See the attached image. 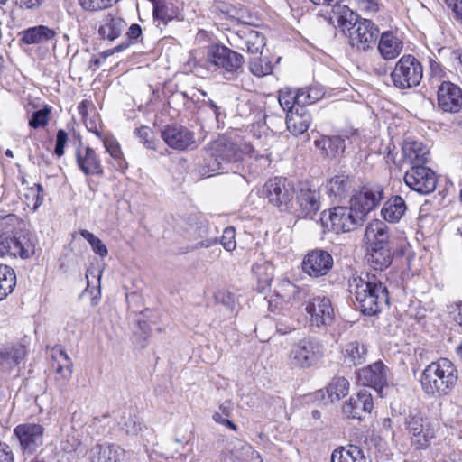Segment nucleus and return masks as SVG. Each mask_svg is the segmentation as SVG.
I'll return each instance as SVG.
<instances>
[{"instance_id":"nucleus-17","label":"nucleus","mask_w":462,"mask_h":462,"mask_svg":"<svg viewBox=\"0 0 462 462\" xmlns=\"http://www.w3.org/2000/svg\"><path fill=\"white\" fill-rule=\"evenodd\" d=\"M439 107L447 113H458L462 109V89L449 81H442L438 87Z\"/></svg>"},{"instance_id":"nucleus-11","label":"nucleus","mask_w":462,"mask_h":462,"mask_svg":"<svg viewBox=\"0 0 462 462\" xmlns=\"http://www.w3.org/2000/svg\"><path fill=\"white\" fill-rule=\"evenodd\" d=\"M44 431V427L40 423L25 422L14 429V435L18 439L21 450L32 455L43 445Z\"/></svg>"},{"instance_id":"nucleus-60","label":"nucleus","mask_w":462,"mask_h":462,"mask_svg":"<svg viewBox=\"0 0 462 462\" xmlns=\"http://www.w3.org/2000/svg\"><path fill=\"white\" fill-rule=\"evenodd\" d=\"M84 123H85L87 129L89 132L94 133L97 137H98L99 139L104 137V135L102 134V133L99 130V122L97 119L88 117V118L84 119Z\"/></svg>"},{"instance_id":"nucleus-2","label":"nucleus","mask_w":462,"mask_h":462,"mask_svg":"<svg viewBox=\"0 0 462 462\" xmlns=\"http://www.w3.org/2000/svg\"><path fill=\"white\" fill-rule=\"evenodd\" d=\"M349 291L355 296L356 307L367 316L378 314L389 304V294L383 277L374 273L353 277L349 282Z\"/></svg>"},{"instance_id":"nucleus-36","label":"nucleus","mask_w":462,"mask_h":462,"mask_svg":"<svg viewBox=\"0 0 462 462\" xmlns=\"http://www.w3.org/2000/svg\"><path fill=\"white\" fill-rule=\"evenodd\" d=\"M369 248L367 262L374 270L383 271L391 265L393 254L389 246Z\"/></svg>"},{"instance_id":"nucleus-7","label":"nucleus","mask_w":462,"mask_h":462,"mask_svg":"<svg viewBox=\"0 0 462 462\" xmlns=\"http://www.w3.org/2000/svg\"><path fill=\"white\" fill-rule=\"evenodd\" d=\"M349 24L350 27H346V23L343 26L348 31L350 45L362 51L373 49L378 38V27L371 20L359 16L355 23L349 22Z\"/></svg>"},{"instance_id":"nucleus-43","label":"nucleus","mask_w":462,"mask_h":462,"mask_svg":"<svg viewBox=\"0 0 462 462\" xmlns=\"http://www.w3.org/2000/svg\"><path fill=\"white\" fill-rule=\"evenodd\" d=\"M349 391V382L345 377H334L328 386V393L331 402L338 401L346 396Z\"/></svg>"},{"instance_id":"nucleus-44","label":"nucleus","mask_w":462,"mask_h":462,"mask_svg":"<svg viewBox=\"0 0 462 462\" xmlns=\"http://www.w3.org/2000/svg\"><path fill=\"white\" fill-rule=\"evenodd\" d=\"M152 14L156 20L162 22L164 24L173 20L177 14L173 5L168 4L164 0H162L160 3L156 4L152 10Z\"/></svg>"},{"instance_id":"nucleus-41","label":"nucleus","mask_w":462,"mask_h":462,"mask_svg":"<svg viewBox=\"0 0 462 462\" xmlns=\"http://www.w3.org/2000/svg\"><path fill=\"white\" fill-rule=\"evenodd\" d=\"M16 275L13 268L0 264V301L5 299L14 289Z\"/></svg>"},{"instance_id":"nucleus-9","label":"nucleus","mask_w":462,"mask_h":462,"mask_svg":"<svg viewBox=\"0 0 462 462\" xmlns=\"http://www.w3.org/2000/svg\"><path fill=\"white\" fill-rule=\"evenodd\" d=\"M324 224L328 226L330 223V228L335 233L350 232L362 226L365 217L361 213L350 204L349 207H335L329 210L327 220L322 218Z\"/></svg>"},{"instance_id":"nucleus-19","label":"nucleus","mask_w":462,"mask_h":462,"mask_svg":"<svg viewBox=\"0 0 462 462\" xmlns=\"http://www.w3.org/2000/svg\"><path fill=\"white\" fill-rule=\"evenodd\" d=\"M161 136L172 149L185 150L195 146L194 134L183 126H167L162 131Z\"/></svg>"},{"instance_id":"nucleus-46","label":"nucleus","mask_w":462,"mask_h":462,"mask_svg":"<svg viewBox=\"0 0 462 462\" xmlns=\"http://www.w3.org/2000/svg\"><path fill=\"white\" fill-rule=\"evenodd\" d=\"M297 92L290 89L281 90L279 93V104L284 111L291 113L295 111L296 108H300L296 104Z\"/></svg>"},{"instance_id":"nucleus-24","label":"nucleus","mask_w":462,"mask_h":462,"mask_svg":"<svg viewBox=\"0 0 462 462\" xmlns=\"http://www.w3.org/2000/svg\"><path fill=\"white\" fill-rule=\"evenodd\" d=\"M125 450L114 444H96L88 451L90 462H121Z\"/></svg>"},{"instance_id":"nucleus-48","label":"nucleus","mask_w":462,"mask_h":462,"mask_svg":"<svg viewBox=\"0 0 462 462\" xmlns=\"http://www.w3.org/2000/svg\"><path fill=\"white\" fill-rule=\"evenodd\" d=\"M250 71L256 77H263L273 72V65L266 59H254L250 61Z\"/></svg>"},{"instance_id":"nucleus-22","label":"nucleus","mask_w":462,"mask_h":462,"mask_svg":"<svg viewBox=\"0 0 462 462\" xmlns=\"http://www.w3.org/2000/svg\"><path fill=\"white\" fill-rule=\"evenodd\" d=\"M75 155L77 165L85 175L103 174L101 161L94 149L80 144L76 149Z\"/></svg>"},{"instance_id":"nucleus-10","label":"nucleus","mask_w":462,"mask_h":462,"mask_svg":"<svg viewBox=\"0 0 462 462\" xmlns=\"http://www.w3.org/2000/svg\"><path fill=\"white\" fill-rule=\"evenodd\" d=\"M320 356L319 342L312 337H304L291 346L288 358L292 367L308 368L316 364Z\"/></svg>"},{"instance_id":"nucleus-26","label":"nucleus","mask_w":462,"mask_h":462,"mask_svg":"<svg viewBox=\"0 0 462 462\" xmlns=\"http://www.w3.org/2000/svg\"><path fill=\"white\" fill-rule=\"evenodd\" d=\"M364 237L369 247L389 246V227L381 220H373L366 226Z\"/></svg>"},{"instance_id":"nucleus-8","label":"nucleus","mask_w":462,"mask_h":462,"mask_svg":"<svg viewBox=\"0 0 462 462\" xmlns=\"http://www.w3.org/2000/svg\"><path fill=\"white\" fill-rule=\"evenodd\" d=\"M405 429L412 445L418 449L428 448L436 438V427L420 413H410L405 419Z\"/></svg>"},{"instance_id":"nucleus-6","label":"nucleus","mask_w":462,"mask_h":462,"mask_svg":"<svg viewBox=\"0 0 462 462\" xmlns=\"http://www.w3.org/2000/svg\"><path fill=\"white\" fill-rule=\"evenodd\" d=\"M33 236L26 229H14L0 235V256L13 255L27 259L34 254Z\"/></svg>"},{"instance_id":"nucleus-47","label":"nucleus","mask_w":462,"mask_h":462,"mask_svg":"<svg viewBox=\"0 0 462 462\" xmlns=\"http://www.w3.org/2000/svg\"><path fill=\"white\" fill-rule=\"evenodd\" d=\"M118 426L126 435L131 436H135L142 430V423L130 414L127 417L123 416Z\"/></svg>"},{"instance_id":"nucleus-39","label":"nucleus","mask_w":462,"mask_h":462,"mask_svg":"<svg viewBox=\"0 0 462 462\" xmlns=\"http://www.w3.org/2000/svg\"><path fill=\"white\" fill-rule=\"evenodd\" d=\"M345 361L352 365H359L365 362L367 348L359 341L346 344L343 349Z\"/></svg>"},{"instance_id":"nucleus-52","label":"nucleus","mask_w":462,"mask_h":462,"mask_svg":"<svg viewBox=\"0 0 462 462\" xmlns=\"http://www.w3.org/2000/svg\"><path fill=\"white\" fill-rule=\"evenodd\" d=\"M220 244L228 252H232L236 248V231L234 227L228 226L224 229Z\"/></svg>"},{"instance_id":"nucleus-54","label":"nucleus","mask_w":462,"mask_h":462,"mask_svg":"<svg viewBox=\"0 0 462 462\" xmlns=\"http://www.w3.org/2000/svg\"><path fill=\"white\" fill-rule=\"evenodd\" d=\"M68 141V134L65 130L60 129L56 135V144L54 153L58 157H61L64 154V149Z\"/></svg>"},{"instance_id":"nucleus-30","label":"nucleus","mask_w":462,"mask_h":462,"mask_svg":"<svg viewBox=\"0 0 462 462\" xmlns=\"http://www.w3.org/2000/svg\"><path fill=\"white\" fill-rule=\"evenodd\" d=\"M20 42L26 45L44 44L51 41L56 32L44 25H37L22 31L20 33Z\"/></svg>"},{"instance_id":"nucleus-32","label":"nucleus","mask_w":462,"mask_h":462,"mask_svg":"<svg viewBox=\"0 0 462 462\" xmlns=\"http://www.w3.org/2000/svg\"><path fill=\"white\" fill-rule=\"evenodd\" d=\"M407 210L405 200L401 196L391 197L383 206L381 215L384 220L390 223H397L404 216Z\"/></svg>"},{"instance_id":"nucleus-20","label":"nucleus","mask_w":462,"mask_h":462,"mask_svg":"<svg viewBox=\"0 0 462 462\" xmlns=\"http://www.w3.org/2000/svg\"><path fill=\"white\" fill-rule=\"evenodd\" d=\"M263 193L268 201L275 207L287 205L293 198V190L287 186L286 180L278 177L269 180L264 184Z\"/></svg>"},{"instance_id":"nucleus-25","label":"nucleus","mask_w":462,"mask_h":462,"mask_svg":"<svg viewBox=\"0 0 462 462\" xmlns=\"http://www.w3.org/2000/svg\"><path fill=\"white\" fill-rule=\"evenodd\" d=\"M51 356L53 359L52 366L60 375V387L64 388L72 375V361L60 346L53 347Z\"/></svg>"},{"instance_id":"nucleus-58","label":"nucleus","mask_w":462,"mask_h":462,"mask_svg":"<svg viewBox=\"0 0 462 462\" xmlns=\"http://www.w3.org/2000/svg\"><path fill=\"white\" fill-rule=\"evenodd\" d=\"M199 229H200L199 237L202 238V240L199 242L200 247L208 248V247L213 246L218 243L217 237H208V236H207L208 228L206 226H201L199 227Z\"/></svg>"},{"instance_id":"nucleus-31","label":"nucleus","mask_w":462,"mask_h":462,"mask_svg":"<svg viewBox=\"0 0 462 462\" xmlns=\"http://www.w3.org/2000/svg\"><path fill=\"white\" fill-rule=\"evenodd\" d=\"M311 116L306 113L304 108H296L295 111L287 113L286 125L287 129L293 135H300L304 134L310 127Z\"/></svg>"},{"instance_id":"nucleus-62","label":"nucleus","mask_w":462,"mask_h":462,"mask_svg":"<svg viewBox=\"0 0 462 462\" xmlns=\"http://www.w3.org/2000/svg\"><path fill=\"white\" fill-rule=\"evenodd\" d=\"M295 329L293 320L290 319L288 322L278 320L276 323V330L282 335H286Z\"/></svg>"},{"instance_id":"nucleus-14","label":"nucleus","mask_w":462,"mask_h":462,"mask_svg":"<svg viewBox=\"0 0 462 462\" xmlns=\"http://www.w3.org/2000/svg\"><path fill=\"white\" fill-rule=\"evenodd\" d=\"M231 44L250 53H261L265 46L264 36L254 28L244 25L231 32Z\"/></svg>"},{"instance_id":"nucleus-38","label":"nucleus","mask_w":462,"mask_h":462,"mask_svg":"<svg viewBox=\"0 0 462 462\" xmlns=\"http://www.w3.org/2000/svg\"><path fill=\"white\" fill-rule=\"evenodd\" d=\"M331 462H369L363 450L354 445L338 448L331 455Z\"/></svg>"},{"instance_id":"nucleus-33","label":"nucleus","mask_w":462,"mask_h":462,"mask_svg":"<svg viewBox=\"0 0 462 462\" xmlns=\"http://www.w3.org/2000/svg\"><path fill=\"white\" fill-rule=\"evenodd\" d=\"M25 354L23 346H0V366L4 370H11L24 359Z\"/></svg>"},{"instance_id":"nucleus-29","label":"nucleus","mask_w":462,"mask_h":462,"mask_svg":"<svg viewBox=\"0 0 462 462\" xmlns=\"http://www.w3.org/2000/svg\"><path fill=\"white\" fill-rule=\"evenodd\" d=\"M309 290L300 288L289 280H282L276 289V296L282 301L293 305L305 299L309 295Z\"/></svg>"},{"instance_id":"nucleus-3","label":"nucleus","mask_w":462,"mask_h":462,"mask_svg":"<svg viewBox=\"0 0 462 462\" xmlns=\"http://www.w3.org/2000/svg\"><path fill=\"white\" fill-rule=\"evenodd\" d=\"M457 379L456 365L448 358H439L425 367L420 381L427 395L441 397L448 395L455 388Z\"/></svg>"},{"instance_id":"nucleus-55","label":"nucleus","mask_w":462,"mask_h":462,"mask_svg":"<svg viewBox=\"0 0 462 462\" xmlns=\"http://www.w3.org/2000/svg\"><path fill=\"white\" fill-rule=\"evenodd\" d=\"M358 8L367 14H374L379 10V0H356Z\"/></svg>"},{"instance_id":"nucleus-16","label":"nucleus","mask_w":462,"mask_h":462,"mask_svg":"<svg viewBox=\"0 0 462 462\" xmlns=\"http://www.w3.org/2000/svg\"><path fill=\"white\" fill-rule=\"evenodd\" d=\"M383 198L384 189L382 185H366L351 198L350 204L365 218L370 211L380 205Z\"/></svg>"},{"instance_id":"nucleus-40","label":"nucleus","mask_w":462,"mask_h":462,"mask_svg":"<svg viewBox=\"0 0 462 462\" xmlns=\"http://www.w3.org/2000/svg\"><path fill=\"white\" fill-rule=\"evenodd\" d=\"M101 140L103 142L106 151L115 160V167L119 171H125V169H127V162L124 158L121 146L117 140L110 134L104 135V137H102Z\"/></svg>"},{"instance_id":"nucleus-28","label":"nucleus","mask_w":462,"mask_h":462,"mask_svg":"<svg viewBox=\"0 0 462 462\" xmlns=\"http://www.w3.org/2000/svg\"><path fill=\"white\" fill-rule=\"evenodd\" d=\"M402 152L407 161L415 165H425L430 159V150L422 143L407 139L402 145Z\"/></svg>"},{"instance_id":"nucleus-50","label":"nucleus","mask_w":462,"mask_h":462,"mask_svg":"<svg viewBox=\"0 0 462 462\" xmlns=\"http://www.w3.org/2000/svg\"><path fill=\"white\" fill-rule=\"evenodd\" d=\"M118 0H79L81 8L88 12H96L112 6Z\"/></svg>"},{"instance_id":"nucleus-49","label":"nucleus","mask_w":462,"mask_h":462,"mask_svg":"<svg viewBox=\"0 0 462 462\" xmlns=\"http://www.w3.org/2000/svg\"><path fill=\"white\" fill-rule=\"evenodd\" d=\"M80 235L84 237L91 245L92 250L101 257H105L107 254V248L106 245L93 233L88 230H80Z\"/></svg>"},{"instance_id":"nucleus-5","label":"nucleus","mask_w":462,"mask_h":462,"mask_svg":"<svg viewBox=\"0 0 462 462\" xmlns=\"http://www.w3.org/2000/svg\"><path fill=\"white\" fill-rule=\"evenodd\" d=\"M207 61L220 69L226 79L233 80L243 66L244 57L225 45L216 44L208 49Z\"/></svg>"},{"instance_id":"nucleus-61","label":"nucleus","mask_w":462,"mask_h":462,"mask_svg":"<svg viewBox=\"0 0 462 462\" xmlns=\"http://www.w3.org/2000/svg\"><path fill=\"white\" fill-rule=\"evenodd\" d=\"M212 418L215 422L222 424L234 431L237 430V426L228 419L229 417L223 416L220 412H215Z\"/></svg>"},{"instance_id":"nucleus-18","label":"nucleus","mask_w":462,"mask_h":462,"mask_svg":"<svg viewBox=\"0 0 462 462\" xmlns=\"http://www.w3.org/2000/svg\"><path fill=\"white\" fill-rule=\"evenodd\" d=\"M389 370L382 361H377L358 371V381L366 386L381 392L387 385Z\"/></svg>"},{"instance_id":"nucleus-21","label":"nucleus","mask_w":462,"mask_h":462,"mask_svg":"<svg viewBox=\"0 0 462 462\" xmlns=\"http://www.w3.org/2000/svg\"><path fill=\"white\" fill-rule=\"evenodd\" d=\"M373 407L374 402L370 391L363 389L345 402L342 411L347 418L361 420L363 414L371 412Z\"/></svg>"},{"instance_id":"nucleus-35","label":"nucleus","mask_w":462,"mask_h":462,"mask_svg":"<svg viewBox=\"0 0 462 462\" xmlns=\"http://www.w3.org/2000/svg\"><path fill=\"white\" fill-rule=\"evenodd\" d=\"M125 26V22L120 17L108 14L103 19L102 24L98 29V33L103 39L114 41L121 34Z\"/></svg>"},{"instance_id":"nucleus-57","label":"nucleus","mask_w":462,"mask_h":462,"mask_svg":"<svg viewBox=\"0 0 462 462\" xmlns=\"http://www.w3.org/2000/svg\"><path fill=\"white\" fill-rule=\"evenodd\" d=\"M80 443L79 439L73 435H68L66 439L61 442V448L67 453L76 452Z\"/></svg>"},{"instance_id":"nucleus-4","label":"nucleus","mask_w":462,"mask_h":462,"mask_svg":"<svg viewBox=\"0 0 462 462\" xmlns=\"http://www.w3.org/2000/svg\"><path fill=\"white\" fill-rule=\"evenodd\" d=\"M423 78V66L413 55H403L391 72L393 86L399 89L417 87Z\"/></svg>"},{"instance_id":"nucleus-15","label":"nucleus","mask_w":462,"mask_h":462,"mask_svg":"<svg viewBox=\"0 0 462 462\" xmlns=\"http://www.w3.org/2000/svg\"><path fill=\"white\" fill-rule=\"evenodd\" d=\"M310 322L318 328L329 326L334 319V309L328 298L318 295L310 299L305 307Z\"/></svg>"},{"instance_id":"nucleus-53","label":"nucleus","mask_w":462,"mask_h":462,"mask_svg":"<svg viewBox=\"0 0 462 462\" xmlns=\"http://www.w3.org/2000/svg\"><path fill=\"white\" fill-rule=\"evenodd\" d=\"M135 134L147 149L155 150L154 142L152 138V131L150 127L141 126L135 130Z\"/></svg>"},{"instance_id":"nucleus-63","label":"nucleus","mask_w":462,"mask_h":462,"mask_svg":"<svg viewBox=\"0 0 462 462\" xmlns=\"http://www.w3.org/2000/svg\"><path fill=\"white\" fill-rule=\"evenodd\" d=\"M0 462H14V455L10 448L0 441Z\"/></svg>"},{"instance_id":"nucleus-12","label":"nucleus","mask_w":462,"mask_h":462,"mask_svg":"<svg viewBox=\"0 0 462 462\" xmlns=\"http://www.w3.org/2000/svg\"><path fill=\"white\" fill-rule=\"evenodd\" d=\"M404 181L411 189L427 195L435 190L437 177L429 167L415 165L405 172Z\"/></svg>"},{"instance_id":"nucleus-42","label":"nucleus","mask_w":462,"mask_h":462,"mask_svg":"<svg viewBox=\"0 0 462 462\" xmlns=\"http://www.w3.org/2000/svg\"><path fill=\"white\" fill-rule=\"evenodd\" d=\"M296 104L300 108L319 101L323 96L324 91L320 87L313 86L308 88H300L297 91Z\"/></svg>"},{"instance_id":"nucleus-64","label":"nucleus","mask_w":462,"mask_h":462,"mask_svg":"<svg viewBox=\"0 0 462 462\" xmlns=\"http://www.w3.org/2000/svg\"><path fill=\"white\" fill-rule=\"evenodd\" d=\"M142 35V28L137 23H133L127 32V36L131 40H137Z\"/></svg>"},{"instance_id":"nucleus-45","label":"nucleus","mask_w":462,"mask_h":462,"mask_svg":"<svg viewBox=\"0 0 462 462\" xmlns=\"http://www.w3.org/2000/svg\"><path fill=\"white\" fill-rule=\"evenodd\" d=\"M24 196L27 206L31 207L33 211H36L43 202L42 186L40 183H35L33 187L28 189Z\"/></svg>"},{"instance_id":"nucleus-34","label":"nucleus","mask_w":462,"mask_h":462,"mask_svg":"<svg viewBox=\"0 0 462 462\" xmlns=\"http://www.w3.org/2000/svg\"><path fill=\"white\" fill-rule=\"evenodd\" d=\"M350 189L349 176L345 173L336 174L326 184L328 194L337 200L346 198Z\"/></svg>"},{"instance_id":"nucleus-13","label":"nucleus","mask_w":462,"mask_h":462,"mask_svg":"<svg viewBox=\"0 0 462 462\" xmlns=\"http://www.w3.org/2000/svg\"><path fill=\"white\" fill-rule=\"evenodd\" d=\"M302 271L312 278L327 275L334 265L332 255L323 249H314L304 256Z\"/></svg>"},{"instance_id":"nucleus-1","label":"nucleus","mask_w":462,"mask_h":462,"mask_svg":"<svg viewBox=\"0 0 462 462\" xmlns=\"http://www.w3.org/2000/svg\"><path fill=\"white\" fill-rule=\"evenodd\" d=\"M207 154L206 172L210 175L238 173L246 180V174L260 175L266 162V158L258 154L250 143H236L224 138L211 143Z\"/></svg>"},{"instance_id":"nucleus-27","label":"nucleus","mask_w":462,"mask_h":462,"mask_svg":"<svg viewBox=\"0 0 462 462\" xmlns=\"http://www.w3.org/2000/svg\"><path fill=\"white\" fill-rule=\"evenodd\" d=\"M318 191L310 189H300L297 195V203L302 217L313 218L320 208V199Z\"/></svg>"},{"instance_id":"nucleus-59","label":"nucleus","mask_w":462,"mask_h":462,"mask_svg":"<svg viewBox=\"0 0 462 462\" xmlns=\"http://www.w3.org/2000/svg\"><path fill=\"white\" fill-rule=\"evenodd\" d=\"M215 299L217 301L223 303L227 308H232L234 305V298L231 293L224 291H218L215 294Z\"/></svg>"},{"instance_id":"nucleus-56","label":"nucleus","mask_w":462,"mask_h":462,"mask_svg":"<svg viewBox=\"0 0 462 462\" xmlns=\"http://www.w3.org/2000/svg\"><path fill=\"white\" fill-rule=\"evenodd\" d=\"M445 2L451 9L457 23L462 25V0H445Z\"/></svg>"},{"instance_id":"nucleus-23","label":"nucleus","mask_w":462,"mask_h":462,"mask_svg":"<svg viewBox=\"0 0 462 462\" xmlns=\"http://www.w3.org/2000/svg\"><path fill=\"white\" fill-rule=\"evenodd\" d=\"M377 49L383 59L393 60L402 53L403 42L396 32L386 31L381 34Z\"/></svg>"},{"instance_id":"nucleus-51","label":"nucleus","mask_w":462,"mask_h":462,"mask_svg":"<svg viewBox=\"0 0 462 462\" xmlns=\"http://www.w3.org/2000/svg\"><path fill=\"white\" fill-rule=\"evenodd\" d=\"M50 114L51 108L48 106H44L43 108L33 112L31 119L29 120V126L33 129L46 126Z\"/></svg>"},{"instance_id":"nucleus-37","label":"nucleus","mask_w":462,"mask_h":462,"mask_svg":"<svg viewBox=\"0 0 462 462\" xmlns=\"http://www.w3.org/2000/svg\"><path fill=\"white\" fill-rule=\"evenodd\" d=\"M315 146L319 149L326 157H336L345 150V140L340 136H322L315 141Z\"/></svg>"}]
</instances>
